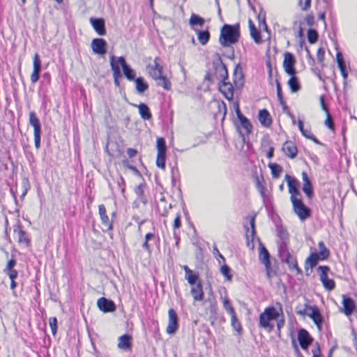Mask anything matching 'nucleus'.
Instances as JSON below:
<instances>
[{
  "label": "nucleus",
  "mask_w": 357,
  "mask_h": 357,
  "mask_svg": "<svg viewBox=\"0 0 357 357\" xmlns=\"http://www.w3.org/2000/svg\"><path fill=\"white\" fill-rule=\"evenodd\" d=\"M213 72L207 71L204 80L213 84L215 78L219 80L218 87L219 91L228 100L234 98V88L242 89L245 84V75L240 63L235 66L233 73V84L228 81L229 74L227 66L224 63L221 55L218 52L214 54L212 61Z\"/></svg>",
  "instance_id": "nucleus-1"
},
{
  "label": "nucleus",
  "mask_w": 357,
  "mask_h": 357,
  "mask_svg": "<svg viewBox=\"0 0 357 357\" xmlns=\"http://www.w3.org/2000/svg\"><path fill=\"white\" fill-rule=\"evenodd\" d=\"M241 37L240 24H225L221 29L219 43L223 47H230L238 42Z\"/></svg>",
  "instance_id": "nucleus-2"
},
{
  "label": "nucleus",
  "mask_w": 357,
  "mask_h": 357,
  "mask_svg": "<svg viewBox=\"0 0 357 357\" xmlns=\"http://www.w3.org/2000/svg\"><path fill=\"white\" fill-rule=\"evenodd\" d=\"M280 313L274 306L266 307L264 312L259 314V326L271 332L273 330L274 325L271 323L275 319H278Z\"/></svg>",
  "instance_id": "nucleus-3"
},
{
  "label": "nucleus",
  "mask_w": 357,
  "mask_h": 357,
  "mask_svg": "<svg viewBox=\"0 0 357 357\" xmlns=\"http://www.w3.org/2000/svg\"><path fill=\"white\" fill-rule=\"evenodd\" d=\"M319 249V252H312L307 257L305 261V270L307 271L308 267L313 268L317 266L319 261H324L328 259L330 256V250L326 247L324 241H320L318 243Z\"/></svg>",
  "instance_id": "nucleus-4"
},
{
  "label": "nucleus",
  "mask_w": 357,
  "mask_h": 357,
  "mask_svg": "<svg viewBox=\"0 0 357 357\" xmlns=\"http://www.w3.org/2000/svg\"><path fill=\"white\" fill-rule=\"evenodd\" d=\"M280 259L288 265L290 271H296L297 275H302L303 271L298 267L296 256L291 255L288 249L278 250Z\"/></svg>",
  "instance_id": "nucleus-5"
},
{
  "label": "nucleus",
  "mask_w": 357,
  "mask_h": 357,
  "mask_svg": "<svg viewBox=\"0 0 357 357\" xmlns=\"http://www.w3.org/2000/svg\"><path fill=\"white\" fill-rule=\"evenodd\" d=\"M317 271L319 274V279L324 287L327 291H332L335 288V282L333 279L328 277L331 268L328 266L321 265L317 267Z\"/></svg>",
  "instance_id": "nucleus-6"
},
{
  "label": "nucleus",
  "mask_w": 357,
  "mask_h": 357,
  "mask_svg": "<svg viewBox=\"0 0 357 357\" xmlns=\"http://www.w3.org/2000/svg\"><path fill=\"white\" fill-rule=\"evenodd\" d=\"M29 124L33 127L34 144L36 149L40 147L41 124L35 112L29 113Z\"/></svg>",
  "instance_id": "nucleus-7"
},
{
  "label": "nucleus",
  "mask_w": 357,
  "mask_h": 357,
  "mask_svg": "<svg viewBox=\"0 0 357 357\" xmlns=\"http://www.w3.org/2000/svg\"><path fill=\"white\" fill-rule=\"evenodd\" d=\"M294 213L301 221L305 220L311 216V209L305 205L300 198L291 201Z\"/></svg>",
  "instance_id": "nucleus-8"
},
{
  "label": "nucleus",
  "mask_w": 357,
  "mask_h": 357,
  "mask_svg": "<svg viewBox=\"0 0 357 357\" xmlns=\"http://www.w3.org/2000/svg\"><path fill=\"white\" fill-rule=\"evenodd\" d=\"M179 327V319L176 312L170 308L168 311V325L166 328L167 334H174Z\"/></svg>",
  "instance_id": "nucleus-9"
},
{
  "label": "nucleus",
  "mask_w": 357,
  "mask_h": 357,
  "mask_svg": "<svg viewBox=\"0 0 357 357\" xmlns=\"http://www.w3.org/2000/svg\"><path fill=\"white\" fill-rule=\"evenodd\" d=\"M284 179L287 182L289 192L291 194V202L298 199L296 196L301 195L298 189L299 181L289 174L285 175Z\"/></svg>",
  "instance_id": "nucleus-10"
},
{
  "label": "nucleus",
  "mask_w": 357,
  "mask_h": 357,
  "mask_svg": "<svg viewBox=\"0 0 357 357\" xmlns=\"http://www.w3.org/2000/svg\"><path fill=\"white\" fill-rule=\"evenodd\" d=\"M234 106L237 119L239 121L241 126L245 130L248 135L250 134L252 131V123L250 120L242 114L238 102H234Z\"/></svg>",
  "instance_id": "nucleus-11"
},
{
  "label": "nucleus",
  "mask_w": 357,
  "mask_h": 357,
  "mask_svg": "<svg viewBox=\"0 0 357 357\" xmlns=\"http://www.w3.org/2000/svg\"><path fill=\"white\" fill-rule=\"evenodd\" d=\"M278 239L277 240L278 251L288 249L289 244V235L287 231L282 227L278 229L277 234Z\"/></svg>",
  "instance_id": "nucleus-12"
},
{
  "label": "nucleus",
  "mask_w": 357,
  "mask_h": 357,
  "mask_svg": "<svg viewBox=\"0 0 357 357\" xmlns=\"http://www.w3.org/2000/svg\"><path fill=\"white\" fill-rule=\"evenodd\" d=\"M296 58L292 53L286 52L284 54L283 68L287 74L296 73Z\"/></svg>",
  "instance_id": "nucleus-13"
},
{
  "label": "nucleus",
  "mask_w": 357,
  "mask_h": 357,
  "mask_svg": "<svg viewBox=\"0 0 357 357\" xmlns=\"http://www.w3.org/2000/svg\"><path fill=\"white\" fill-rule=\"evenodd\" d=\"M298 340L301 347L303 350H307L313 342V338L309 332L305 328H299L298 330Z\"/></svg>",
  "instance_id": "nucleus-14"
},
{
  "label": "nucleus",
  "mask_w": 357,
  "mask_h": 357,
  "mask_svg": "<svg viewBox=\"0 0 357 357\" xmlns=\"http://www.w3.org/2000/svg\"><path fill=\"white\" fill-rule=\"evenodd\" d=\"M97 306L99 310L104 313L114 312L116 310L115 303L112 300L105 297H101L98 300Z\"/></svg>",
  "instance_id": "nucleus-15"
},
{
  "label": "nucleus",
  "mask_w": 357,
  "mask_h": 357,
  "mask_svg": "<svg viewBox=\"0 0 357 357\" xmlns=\"http://www.w3.org/2000/svg\"><path fill=\"white\" fill-rule=\"evenodd\" d=\"M91 45L93 52L96 54L104 55L107 52V43L102 38L93 39Z\"/></svg>",
  "instance_id": "nucleus-16"
},
{
  "label": "nucleus",
  "mask_w": 357,
  "mask_h": 357,
  "mask_svg": "<svg viewBox=\"0 0 357 357\" xmlns=\"http://www.w3.org/2000/svg\"><path fill=\"white\" fill-rule=\"evenodd\" d=\"M306 307H308L310 310L307 315L312 319L317 327L321 330L324 320L319 307L316 305L310 306L308 305H306Z\"/></svg>",
  "instance_id": "nucleus-17"
},
{
  "label": "nucleus",
  "mask_w": 357,
  "mask_h": 357,
  "mask_svg": "<svg viewBox=\"0 0 357 357\" xmlns=\"http://www.w3.org/2000/svg\"><path fill=\"white\" fill-rule=\"evenodd\" d=\"M119 63L122 68L126 78L129 81H135L137 78L135 71L126 63L125 57L122 56H119Z\"/></svg>",
  "instance_id": "nucleus-18"
},
{
  "label": "nucleus",
  "mask_w": 357,
  "mask_h": 357,
  "mask_svg": "<svg viewBox=\"0 0 357 357\" xmlns=\"http://www.w3.org/2000/svg\"><path fill=\"white\" fill-rule=\"evenodd\" d=\"M250 225L251 227L250 234H248L249 232V228L248 226H244L246 233H245V238H246V244L248 248H254V238L256 234V229H255V216H252L250 218Z\"/></svg>",
  "instance_id": "nucleus-19"
},
{
  "label": "nucleus",
  "mask_w": 357,
  "mask_h": 357,
  "mask_svg": "<svg viewBox=\"0 0 357 357\" xmlns=\"http://www.w3.org/2000/svg\"><path fill=\"white\" fill-rule=\"evenodd\" d=\"M302 178L303 181L302 190L309 199H312L314 195V188L312 181L309 178L307 174L305 172H302Z\"/></svg>",
  "instance_id": "nucleus-20"
},
{
  "label": "nucleus",
  "mask_w": 357,
  "mask_h": 357,
  "mask_svg": "<svg viewBox=\"0 0 357 357\" xmlns=\"http://www.w3.org/2000/svg\"><path fill=\"white\" fill-rule=\"evenodd\" d=\"M90 23L93 29L100 36H105L106 34L105 21L102 17H91Z\"/></svg>",
  "instance_id": "nucleus-21"
},
{
  "label": "nucleus",
  "mask_w": 357,
  "mask_h": 357,
  "mask_svg": "<svg viewBox=\"0 0 357 357\" xmlns=\"http://www.w3.org/2000/svg\"><path fill=\"white\" fill-rule=\"evenodd\" d=\"M283 153L291 159H294L297 156L298 149L295 144L289 140L286 141L282 147Z\"/></svg>",
  "instance_id": "nucleus-22"
},
{
  "label": "nucleus",
  "mask_w": 357,
  "mask_h": 357,
  "mask_svg": "<svg viewBox=\"0 0 357 357\" xmlns=\"http://www.w3.org/2000/svg\"><path fill=\"white\" fill-rule=\"evenodd\" d=\"M13 231L14 233H17L18 242L20 243H24L26 246H29L31 240L29 238L27 233L22 229V225L20 222L14 225Z\"/></svg>",
  "instance_id": "nucleus-23"
},
{
  "label": "nucleus",
  "mask_w": 357,
  "mask_h": 357,
  "mask_svg": "<svg viewBox=\"0 0 357 357\" xmlns=\"http://www.w3.org/2000/svg\"><path fill=\"white\" fill-rule=\"evenodd\" d=\"M98 212L100 216L102 224L107 227V230H112L113 220H110L108 215H107L106 208L104 204H100L98 206Z\"/></svg>",
  "instance_id": "nucleus-24"
},
{
  "label": "nucleus",
  "mask_w": 357,
  "mask_h": 357,
  "mask_svg": "<svg viewBox=\"0 0 357 357\" xmlns=\"http://www.w3.org/2000/svg\"><path fill=\"white\" fill-rule=\"evenodd\" d=\"M342 305L343 311L347 316L351 315L356 307L354 301L345 295L343 296Z\"/></svg>",
  "instance_id": "nucleus-25"
},
{
  "label": "nucleus",
  "mask_w": 357,
  "mask_h": 357,
  "mask_svg": "<svg viewBox=\"0 0 357 357\" xmlns=\"http://www.w3.org/2000/svg\"><path fill=\"white\" fill-rule=\"evenodd\" d=\"M258 119L261 126L265 128L270 127L273 122L271 114L266 109L259 110Z\"/></svg>",
  "instance_id": "nucleus-26"
},
{
  "label": "nucleus",
  "mask_w": 357,
  "mask_h": 357,
  "mask_svg": "<svg viewBox=\"0 0 357 357\" xmlns=\"http://www.w3.org/2000/svg\"><path fill=\"white\" fill-rule=\"evenodd\" d=\"M160 58L156 57L154 59V66L149 65L147 66V70H149V74L152 78L155 77V75L160 76V75L163 73V67L159 63Z\"/></svg>",
  "instance_id": "nucleus-27"
},
{
  "label": "nucleus",
  "mask_w": 357,
  "mask_h": 357,
  "mask_svg": "<svg viewBox=\"0 0 357 357\" xmlns=\"http://www.w3.org/2000/svg\"><path fill=\"white\" fill-rule=\"evenodd\" d=\"M110 66L114 79H121L122 77V73L120 68L121 65L119 63V58L116 60L114 55L111 56Z\"/></svg>",
  "instance_id": "nucleus-28"
},
{
  "label": "nucleus",
  "mask_w": 357,
  "mask_h": 357,
  "mask_svg": "<svg viewBox=\"0 0 357 357\" xmlns=\"http://www.w3.org/2000/svg\"><path fill=\"white\" fill-rule=\"evenodd\" d=\"M190 293L195 301H199L204 299V293L201 281H199L197 284L192 287Z\"/></svg>",
  "instance_id": "nucleus-29"
},
{
  "label": "nucleus",
  "mask_w": 357,
  "mask_h": 357,
  "mask_svg": "<svg viewBox=\"0 0 357 357\" xmlns=\"http://www.w3.org/2000/svg\"><path fill=\"white\" fill-rule=\"evenodd\" d=\"M118 347L128 350L132 347V337L128 334H123L119 337Z\"/></svg>",
  "instance_id": "nucleus-30"
},
{
  "label": "nucleus",
  "mask_w": 357,
  "mask_h": 357,
  "mask_svg": "<svg viewBox=\"0 0 357 357\" xmlns=\"http://www.w3.org/2000/svg\"><path fill=\"white\" fill-rule=\"evenodd\" d=\"M205 20L199 15L192 13L189 20V24L192 30L195 31L198 30L197 26L202 27L204 24Z\"/></svg>",
  "instance_id": "nucleus-31"
},
{
  "label": "nucleus",
  "mask_w": 357,
  "mask_h": 357,
  "mask_svg": "<svg viewBox=\"0 0 357 357\" xmlns=\"http://www.w3.org/2000/svg\"><path fill=\"white\" fill-rule=\"evenodd\" d=\"M248 25L250 29V33L252 38L257 44L262 42L261 34L259 30H258L251 19L248 20Z\"/></svg>",
  "instance_id": "nucleus-32"
},
{
  "label": "nucleus",
  "mask_w": 357,
  "mask_h": 357,
  "mask_svg": "<svg viewBox=\"0 0 357 357\" xmlns=\"http://www.w3.org/2000/svg\"><path fill=\"white\" fill-rule=\"evenodd\" d=\"M291 76L287 82V84L289 86V89L291 93L298 92L301 89V84L298 77L296 75V73L288 74Z\"/></svg>",
  "instance_id": "nucleus-33"
},
{
  "label": "nucleus",
  "mask_w": 357,
  "mask_h": 357,
  "mask_svg": "<svg viewBox=\"0 0 357 357\" xmlns=\"http://www.w3.org/2000/svg\"><path fill=\"white\" fill-rule=\"evenodd\" d=\"M135 82V88L138 93L142 94L149 89V84L142 77H138L134 81Z\"/></svg>",
  "instance_id": "nucleus-34"
},
{
  "label": "nucleus",
  "mask_w": 357,
  "mask_h": 357,
  "mask_svg": "<svg viewBox=\"0 0 357 357\" xmlns=\"http://www.w3.org/2000/svg\"><path fill=\"white\" fill-rule=\"evenodd\" d=\"M197 35V39L199 42L202 45H206L211 38V33L208 29V28L205 30H197L195 31Z\"/></svg>",
  "instance_id": "nucleus-35"
},
{
  "label": "nucleus",
  "mask_w": 357,
  "mask_h": 357,
  "mask_svg": "<svg viewBox=\"0 0 357 357\" xmlns=\"http://www.w3.org/2000/svg\"><path fill=\"white\" fill-rule=\"evenodd\" d=\"M139 113L141 118L144 120H150L152 118V114L148 105L145 103L141 102L138 105Z\"/></svg>",
  "instance_id": "nucleus-36"
},
{
  "label": "nucleus",
  "mask_w": 357,
  "mask_h": 357,
  "mask_svg": "<svg viewBox=\"0 0 357 357\" xmlns=\"http://www.w3.org/2000/svg\"><path fill=\"white\" fill-rule=\"evenodd\" d=\"M153 79L157 80L158 85L162 86L165 90L169 91L171 89L172 84L165 75H163L162 74L160 75L159 77L155 75V77Z\"/></svg>",
  "instance_id": "nucleus-37"
},
{
  "label": "nucleus",
  "mask_w": 357,
  "mask_h": 357,
  "mask_svg": "<svg viewBox=\"0 0 357 357\" xmlns=\"http://www.w3.org/2000/svg\"><path fill=\"white\" fill-rule=\"evenodd\" d=\"M259 260L261 263L271 261V255L268 251V250L265 248V246L260 243H259Z\"/></svg>",
  "instance_id": "nucleus-38"
},
{
  "label": "nucleus",
  "mask_w": 357,
  "mask_h": 357,
  "mask_svg": "<svg viewBox=\"0 0 357 357\" xmlns=\"http://www.w3.org/2000/svg\"><path fill=\"white\" fill-rule=\"evenodd\" d=\"M268 167L271 169L273 178H278L280 176L282 172V167L278 163H269Z\"/></svg>",
  "instance_id": "nucleus-39"
},
{
  "label": "nucleus",
  "mask_w": 357,
  "mask_h": 357,
  "mask_svg": "<svg viewBox=\"0 0 357 357\" xmlns=\"http://www.w3.org/2000/svg\"><path fill=\"white\" fill-rule=\"evenodd\" d=\"M307 40L310 44L315 43L319 38V33L314 29H309L307 31Z\"/></svg>",
  "instance_id": "nucleus-40"
},
{
  "label": "nucleus",
  "mask_w": 357,
  "mask_h": 357,
  "mask_svg": "<svg viewBox=\"0 0 357 357\" xmlns=\"http://www.w3.org/2000/svg\"><path fill=\"white\" fill-rule=\"evenodd\" d=\"M231 324L234 330L236 331L239 334L242 333V326L240 321L236 317V313L231 315Z\"/></svg>",
  "instance_id": "nucleus-41"
},
{
  "label": "nucleus",
  "mask_w": 357,
  "mask_h": 357,
  "mask_svg": "<svg viewBox=\"0 0 357 357\" xmlns=\"http://www.w3.org/2000/svg\"><path fill=\"white\" fill-rule=\"evenodd\" d=\"M156 148L158 153H167V145L164 138L159 137L156 141Z\"/></svg>",
  "instance_id": "nucleus-42"
},
{
  "label": "nucleus",
  "mask_w": 357,
  "mask_h": 357,
  "mask_svg": "<svg viewBox=\"0 0 357 357\" xmlns=\"http://www.w3.org/2000/svg\"><path fill=\"white\" fill-rule=\"evenodd\" d=\"M185 278L188 280V283L192 286L197 284L199 281H201L199 280V275L193 271L186 275Z\"/></svg>",
  "instance_id": "nucleus-43"
},
{
  "label": "nucleus",
  "mask_w": 357,
  "mask_h": 357,
  "mask_svg": "<svg viewBox=\"0 0 357 357\" xmlns=\"http://www.w3.org/2000/svg\"><path fill=\"white\" fill-rule=\"evenodd\" d=\"M231 269L230 267L225 264L220 267V273L225 276L227 280L231 281L232 280Z\"/></svg>",
  "instance_id": "nucleus-44"
},
{
  "label": "nucleus",
  "mask_w": 357,
  "mask_h": 357,
  "mask_svg": "<svg viewBox=\"0 0 357 357\" xmlns=\"http://www.w3.org/2000/svg\"><path fill=\"white\" fill-rule=\"evenodd\" d=\"M166 153H158L156 165L162 169L165 168Z\"/></svg>",
  "instance_id": "nucleus-45"
},
{
  "label": "nucleus",
  "mask_w": 357,
  "mask_h": 357,
  "mask_svg": "<svg viewBox=\"0 0 357 357\" xmlns=\"http://www.w3.org/2000/svg\"><path fill=\"white\" fill-rule=\"evenodd\" d=\"M255 181H256L257 188L258 190L259 191L262 197H264L266 188H265L264 185L263 184V183L264 181L263 176H261V177L259 178L258 176H257L255 178Z\"/></svg>",
  "instance_id": "nucleus-46"
},
{
  "label": "nucleus",
  "mask_w": 357,
  "mask_h": 357,
  "mask_svg": "<svg viewBox=\"0 0 357 357\" xmlns=\"http://www.w3.org/2000/svg\"><path fill=\"white\" fill-rule=\"evenodd\" d=\"M33 71L40 72L42 70V63L40 59V56L38 53H36L33 56Z\"/></svg>",
  "instance_id": "nucleus-47"
},
{
  "label": "nucleus",
  "mask_w": 357,
  "mask_h": 357,
  "mask_svg": "<svg viewBox=\"0 0 357 357\" xmlns=\"http://www.w3.org/2000/svg\"><path fill=\"white\" fill-rule=\"evenodd\" d=\"M223 307L225 308V310L230 314H235V310H234V307L232 306L231 305V301L227 298H225L223 299Z\"/></svg>",
  "instance_id": "nucleus-48"
},
{
  "label": "nucleus",
  "mask_w": 357,
  "mask_h": 357,
  "mask_svg": "<svg viewBox=\"0 0 357 357\" xmlns=\"http://www.w3.org/2000/svg\"><path fill=\"white\" fill-rule=\"evenodd\" d=\"M279 312L280 313V317L278 318V319H275V320L277 321V328H278V330H279V335H280L281 328L284 325V314L282 312V306L280 304V311Z\"/></svg>",
  "instance_id": "nucleus-49"
},
{
  "label": "nucleus",
  "mask_w": 357,
  "mask_h": 357,
  "mask_svg": "<svg viewBox=\"0 0 357 357\" xmlns=\"http://www.w3.org/2000/svg\"><path fill=\"white\" fill-rule=\"evenodd\" d=\"M210 319H213L211 322V325L214 324V320L217 318L218 307L215 304H211L209 307Z\"/></svg>",
  "instance_id": "nucleus-50"
},
{
  "label": "nucleus",
  "mask_w": 357,
  "mask_h": 357,
  "mask_svg": "<svg viewBox=\"0 0 357 357\" xmlns=\"http://www.w3.org/2000/svg\"><path fill=\"white\" fill-rule=\"evenodd\" d=\"M122 162H123V165L124 167L132 170L135 175L139 176H142L140 172L137 169L136 167L130 165L128 159L123 160Z\"/></svg>",
  "instance_id": "nucleus-51"
},
{
  "label": "nucleus",
  "mask_w": 357,
  "mask_h": 357,
  "mask_svg": "<svg viewBox=\"0 0 357 357\" xmlns=\"http://www.w3.org/2000/svg\"><path fill=\"white\" fill-rule=\"evenodd\" d=\"M298 126L299 128V130L301 131V134L305 137L307 139V136H310V134H312V132L310 130H305L304 129V125H303V121L301 119H298Z\"/></svg>",
  "instance_id": "nucleus-52"
},
{
  "label": "nucleus",
  "mask_w": 357,
  "mask_h": 357,
  "mask_svg": "<svg viewBox=\"0 0 357 357\" xmlns=\"http://www.w3.org/2000/svg\"><path fill=\"white\" fill-rule=\"evenodd\" d=\"M275 84H276V90H277V96L279 102H284V97L282 93V89L281 84L279 81V79H275Z\"/></svg>",
  "instance_id": "nucleus-53"
},
{
  "label": "nucleus",
  "mask_w": 357,
  "mask_h": 357,
  "mask_svg": "<svg viewBox=\"0 0 357 357\" xmlns=\"http://www.w3.org/2000/svg\"><path fill=\"white\" fill-rule=\"evenodd\" d=\"M116 183L118 186L121 188V192L123 195H124L125 190H126V181L123 177L119 174L118 178L116 179Z\"/></svg>",
  "instance_id": "nucleus-54"
},
{
  "label": "nucleus",
  "mask_w": 357,
  "mask_h": 357,
  "mask_svg": "<svg viewBox=\"0 0 357 357\" xmlns=\"http://www.w3.org/2000/svg\"><path fill=\"white\" fill-rule=\"evenodd\" d=\"M50 326L52 330V333L53 335H56L57 333V319L55 317L50 318Z\"/></svg>",
  "instance_id": "nucleus-55"
},
{
  "label": "nucleus",
  "mask_w": 357,
  "mask_h": 357,
  "mask_svg": "<svg viewBox=\"0 0 357 357\" xmlns=\"http://www.w3.org/2000/svg\"><path fill=\"white\" fill-rule=\"evenodd\" d=\"M259 23V24H265L266 22V12L264 10V9L261 7L260 11L257 17Z\"/></svg>",
  "instance_id": "nucleus-56"
},
{
  "label": "nucleus",
  "mask_w": 357,
  "mask_h": 357,
  "mask_svg": "<svg viewBox=\"0 0 357 357\" xmlns=\"http://www.w3.org/2000/svg\"><path fill=\"white\" fill-rule=\"evenodd\" d=\"M145 185L146 184L144 183H140L139 185H138L137 186L135 187V192L137 197L142 196L143 195H144V188Z\"/></svg>",
  "instance_id": "nucleus-57"
},
{
  "label": "nucleus",
  "mask_w": 357,
  "mask_h": 357,
  "mask_svg": "<svg viewBox=\"0 0 357 357\" xmlns=\"http://www.w3.org/2000/svg\"><path fill=\"white\" fill-rule=\"evenodd\" d=\"M4 273L8 275L10 280H15L18 275V273L15 269L4 270Z\"/></svg>",
  "instance_id": "nucleus-58"
},
{
  "label": "nucleus",
  "mask_w": 357,
  "mask_h": 357,
  "mask_svg": "<svg viewBox=\"0 0 357 357\" xmlns=\"http://www.w3.org/2000/svg\"><path fill=\"white\" fill-rule=\"evenodd\" d=\"M312 352L313 354L312 357H322L321 348H320L319 344L318 342H316V348L313 349L312 350Z\"/></svg>",
  "instance_id": "nucleus-59"
},
{
  "label": "nucleus",
  "mask_w": 357,
  "mask_h": 357,
  "mask_svg": "<svg viewBox=\"0 0 357 357\" xmlns=\"http://www.w3.org/2000/svg\"><path fill=\"white\" fill-rule=\"evenodd\" d=\"M325 50L323 47H319L317 52V60L319 63L323 62L324 59Z\"/></svg>",
  "instance_id": "nucleus-60"
},
{
  "label": "nucleus",
  "mask_w": 357,
  "mask_h": 357,
  "mask_svg": "<svg viewBox=\"0 0 357 357\" xmlns=\"http://www.w3.org/2000/svg\"><path fill=\"white\" fill-rule=\"evenodd\" d=\"M40 73H41L40 72H37V71L32 72L31 77H30L31 83L35 84L38 81L40 76Z\"/></svg>",
  "instance_id": "nucleus-61"
},
{
  "label": "nucleus",
  "mask_w": 357,
  "mask_h": 357,
  "mask_svg": "<svg viewBox=\"0 0 357 357\" xmlns=\"http://www.w3.org/2000/svg\"><path fill=\"white\" fill-rule=\"evenodd\" d=\"M40 73H41L40 72H37V71L32 72L31 77H30L31 83L35 84L38 81L40 76Z\"/></svg>",
  "instance_id": "nucleus-62"
},
{
  "label": "nucleus",
  "mask_w": 357,
  "mask_h": 357,
  "mask_svg": "<svg viewBox=\"0 0 357 357\" xmlns=\"http://www.w3.org/2000/svg\"><path fill=\"white\" fill-rule=\"evenodd\" d=\"M305 21L308 26H313V24L314 23V15L312 13L307 14L305 18Z\"/></svg>",
  "instance_id": "nucleus-63"
},
{
  "label": "nucleus",
  "mask_w": 357,
  "mask_h": 357,
  "mask_svg": "<svg viewBox=\"0 0 357 357\" xmlns=\"http://www.w3.org/2000/svg\"><path fill=\"white\" fill-rule=\"evenodd\" d=\"M17 264V261L13 257L11 258L7 262V265L4 270H9V269H15L14 267Z\"/></svg>",
  "instance_id": "nucleus-64"
}]
</instances>
